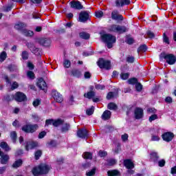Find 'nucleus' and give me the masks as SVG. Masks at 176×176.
I'll use <instances>...</instances> for the list:
<instances>
[{
  "mask_svg": "<svg viewBox=\"0 0 176 176\" xmlns=\"http://www.w3.org/2000/svg\"><path fill=\"white\" fill-rule=\"evenodd\" d=\"M162 140L166 142H170L174 139V133L172 132H165L162 135Z\"/></svg>",
  "mask_w": 176,
  "mask_h": 176,
  "instance_id": "obj_7",
  "label": "nucleus"
},
{
  "mask_svg": "<svg viewBox=\"0 0 176 176\" xmlns=\"http://www.w3.org/2000/svg\"><path fill=\"white\" fill-rule=\"evenodd\" d=\"M50 170V166H49V165L42 164L38 166L34 167L32 170V173L33 175L38 176V175H41V174H47Z\"/></svg>",
  "mask_w": 176,
  "mask_h": 176,
  "instance_id": "obj_1",
  "label": "nucleus"
},
{
  "mask_svg": "<svg viewBox=\"0 0 176 176\" xmlns=\"http://www.w3.org/2000/svg\"><path fill=\"white\" fill-rule=\"evenodd\" d=\"M86 113L89 116L90 115H93L94 113V107L92 106L91 108L87 109Z\"/></svg>",
  "mask_w": 176,
  "mask_h": 176,
  "instance_id": "obj_41",
  "label": "nucleus"
},
{
  "mask_svg": "<svg viewBox=\"0 0 176 176\" xmlns=\"http://www.w3.org/2000/svg\"><path fill=\"white\" fill-rule=\"evenodd\" d=\"M121 139L123 141V142H126V141H127V140H129V135L127 133L122 135Z\"/></svg>",
  "mask_w": 176,
  "mask_h": 176,
  "instance_id": "obj_51",
  "label": "nucleus"
},
{
  "mask_svg": "<svg viewBox=\"0 0 176 176\" xmlns=\"http://www.w3.org/2000/svg\"><path fill=\"white\" fill-rule=\"evenodd\" d=\"M107 108L111 111H116V109H118V106L115 103L111 102L108 104Z\"/></svg>",
  "mask_w": 176,
  "mask_h": 176,
  "instance_id": "obj_26",
  "label": "nucleus"
},
{
  "mask_svg": "<svg viewBox=\"0 0 176 176\" xmlns=\"http://www.w3.org/2000/svg\"><path fill=\"white\" fill-rule=\"evenodd\" d=\"M129 76H130L129 73H121L120 74L121 79H123V80L129 79Z\"/></svg>",
  "mask_w": 176,
  "mask_h": 176,
  "instance_id": "obj_39",
  "label": "nucleus"
},
{
  "mask_svg": "<svg viewBox=\"0 0 176 176\" xmlns=\"http://www.w3.org/2000/svg\"><path fill=\"white\" fill-rule=\"evenodd\" d=\"M46 135V133L45 131H42L38 134V138L41 140Z\"/></svg>",
  "mask_w": 176,
  "mask_h": 176,
  "instance_id": "obj_64",
  "label": "nucleus"
},
{
  "mask_svg": "<svg viewBox=\"0 0 176 176\" xmlns=\"http://www.w3.org/2000/svg\"><path fill=\"white\" fill-rule=\"evenodd\" d=\"M126 61H127V63H133L134 62L133 56H127Z\"/></svg>",
  "mask_w": 176,
  "mask_h": 176,
  "instance_id": "obj_60",
  "label": "nucleus"
},
{
  "mask_svg": "<svg viewBox=\"0 0 176 176\" xmlns=\"http://www.w3.org/2000/svg\"><path fill=\"white\" fill-rule=\"evenodd\" d=\"M98 155L100 157H104V156H107V151H100Z\"/></svg>",
  "mask_w": 176,
  "mask_h": 176,
  "instance_id": "obj_63",
  "label": "nucleus"
},
{
  "mask_svg": "<svg viewBox=\"0 0 176 176\" xmlns=\"http://www.w3.org/2000/svg\"><path fill=\"white\" fill-rule=\"evenodd\" d=\"M71 8L73 9H76L77 10H80V9H83V6L79 1H73L69 3Z\"/></svg>",
  "mask_w": 176,
  "mask_h": 176,
  "instance_id": "obj_11",
  "label": "nucleus"
},
{
  "mask_svg": "<svg viewBox=\"0 0 176 176\" xmlns=\"http://www.w3.org/2000/svg\"><path fill=\"white\" fill-rule=\"evenodd\" d=\"M23 60H28V52L27 51H23L21 54Z\"/></svg>",
  "mask_w": 176,
  "mask_h": 176,
  "instance_id": "obj_48",
  "label": "nucleus"
},
{
  "mask_svg": "<svg viewBox=\"0 0 176 176\" xmlns=\"http://www.w3.org/2000/svg\"><path fill=\"white\" fill-rule=\"evenodd\" d=\"M151 159H152V160H153L154 162H156L157 159H159V155H157V153L152 152L151 153Z\"/></svg>",
  "mask_w": 176,
  "mask_h": 176,
  "instance_id": "obj_32",
  "label": "nucleus"
},
{
  "mask_svg": "<svg viewBox=\"0 0 176 176\" xmlns=\"http://www.w3.org/2000/svg\"><path fill=\"white\" fill-rule=\"evenodd\" d=\"M96 96V93H94V91H89L87 94H85L84 96L86 98H89V100L93 98V97H94Z\"/></svg>",
  "mask_w": 176,
  "mask_h": 176,
  "instance_id": "obj_24",
  "label": "nucleus"
},
{
  "mask_svg": "<svg viewBox=\"0 0 176 176\" xmlns=\"http://www.w3.org/2000/svg\"><path fill=\"white\" fill-rule=\"evenodd\" d=\"M63 65L65 68H69V67H71V61L68 60H65L63 63Z\"/></svg>",
  "mask_w": 176,
  "mask_h": 176,
  "instance_id": "obj_46",
  "label": "nucleus"
},
{
  "mask_svg": "<svg viewBox=\"0 0 176 176\" xmlns=\"http://www.w3.org/2000/svg\"><path fill=\"white\" fill-rule=\"evenodd\" d=\"M14 98L16 101H18L19 102H21L26 100L27 96L23 93L21 92H17L15 94Z\"/></svg>",
  "mask_w": 176,
  "mask_h": 176,
  "instance_id": "obj_12",
  "label": "nucleus"
},
{
  "mask_svg": "<svg viewBox=\"0 0 176 176\" xmlns=\"http://www.w3.org/2000/svg\"><path fill=\"white\" fill-rule=\"evenodd\" d=\"M160 137L157 135H151V141H160Z\"/></svg>",
  "mask_w": 176,
  "mask_h": 176,
  "instance_id": "obj_52",
  "label": "nucleus"
},
{
  "mask_svg": "<svg viewBox=\"0 0 176 176\" xmlns=\"http://www.w3.org/2000/svg\"><path fill=\"white\" fill-rule=\"evenodd\" d=\"M144 116V110L141 108L137 107L135 109V119H142V118Z\"/></svg>",
  "mask_w": 176,
  "mask_h": 176,
  "instance_id": "obj_15",
  "label": "nucleus"
},
{
  "mask_svg": "<svg viewBox=\"0 0 176 176\" xmlns=\"http://www.w3.org/2000/svg\"><path fill=\"white\" fill-rule=\"evenodd\" d=\"M95 16L97 19H101V17L104 16V12H102V11H96L95 12Z\"/></svg>",
  "mask_w": 176,
  "mask_h": 176,
  "instance_id": "obj_42",
  "label": "nucleus"
},
{
  "mask_svg": "<svg viewBox=\"0 0 176 176\" xmlns=\"http://www.w3.org/2000/svg\"><path fill=\"white\" fill-rule=\"evenodd\" d=\"M80 37L82 38V39H89L90 38V34L89 33L82 32L80 33Z\"/></svg>",
  "mask_w": 176,
  "mask_h": 176,
  "instance_id": "obj_27",
  "label": "nucleus"
},
{
  "mask_svg": "<svg viewBox=\"0 0 176 176\" xmlns=\"http://www.w3.org/2000/svg\"><path fill=\"white\" fill-rule=\"evenodd\" d=\"M131 1H116V5L118 8H120V6H124V5H130Z\"/></svg>",
  "mask_w": 176,
  "mask_h": 176,
  "instance_id": "obj_21",
  "label": "nucleus"
},
{
  "mask_svg": "<svg viewBox=\"0 0 176 176\" xmlns=\"http://www.w3.org/2000/svg\"><path fill=\"white\" fill-rule=\"evenodd\" d=\"M28 77L30 78V79H34L35 74H34V72L29 71L27 73Z\"/></svg>",
  "mask_w": 176,
  "mask_h": 176,
  "instance_id": "obj_54",
  "label": "nucleus"
},
{
  "mask_svg": "<svg viewBox=\"0 0 176 176\" xmlns=\"http://www.w3.org/2000/svg\"><path fill=\"white\" fill-rule=\"evenodd\" d=\"M54 120H47L45 121V126H50L52 124L53 126Z\"/></svg>",
  "mask_w": 176,
  "mask_h": 176,
  "instance_id": "obj_61",
  "label": "nucleus"
},
{
  "mask_svg": "<svg viewBox=\"0 0 176 176\" xmlns=\"http://www.w3.org/2000/svg\"><path fill=\"white\" fill-rule=\"evenodd\" d=\"M37 129H38L37 124L24 125L22 127V130L23 131H25V133H35V131H36Z\"/></svg>",
  "mask_w": 176,
  "mask_h": 176,
  "instance_id": "obj_6",
  "label": "nucleus"
},
{
  "mask_svg": "<svg viewBox=\"0 0 176 176\" xmlns=\"http://www.w3.org/2000/svg\"><path fill=\"white\" fill-rule=\"evenodd\" d=\"M41 156H42V151L41 150H38L35 153L36 160H38V159H39Z\"/></svg>",
  "mask_w": 176,
  "mask_h": 176,
  "instance_id": "obj_47",
  "label": "nucleus"
},
{
  "mask_svg": "<svg viewBox=\"0 0 176 176\" xmlns=\"http://www.w3.org/2000/svg\"><path fill=\"white\" fill-rule=\"evenodd\" d=\"M164 58L170 65H173V64L175 63V56L173 54H166L164 56Z\"/></svg>",
  "mask_w": 176,
  "mask_h": 176,
  "instance_id": "obj_13",
  "label": "nucleus"
},
{
  "mask_svg": "<svg viewBox=\"0 0 176 176\" xmlns=\"http://www.w3.org/2000/svg\"><path fill=\"white\" fill-rule=\"evenodd\" d=\"M135 89H136L137 91H141V90H142V85H141V83H140V82L136 83Z\"/></svg>",
  "mask_w": 176,
  "mask_h": 176,
  "instance_id": "obj_50",
  "label": "nucleus"
},
{
  "mask_svg": "<svg viewBox=\"0 0 176 176\" xmlns=\"http://www.w3.org/2000/svg\"><path fill=\"white\" fill-rule=\"evenodd\" d=\"M165 164H166V161L164 160H161L158 162V166L160 167H164Z\"/></svg>",
  "mask_w": 176,
  "mask_h": 176,
  "instance_id": "obj_58",
  "label": "nucleus"
},
{
  "mask_svg": "<svg viewBox=\"0 0 176 176\" xmlns=\"http://www.w3.org/2000/svg\"><path fill=\"white\" fill-rule=\"evenodd\" d=\"M1 148H2V149H4V151H9L10 149V147H9V146L8 145V144L5 142H2L0 144Z\"/></svg>",
  "mask_w": 176,
  "mask_h": 176,
  "instance_id": "obj_29",
  "label": "nucleus"
},
{
  "mask_svg": "<svg viewBox=\"0 0 176 176\" xmlns=\"http://www.w3.org/2000/svg\"><path fill=\"white\" fill-rule=\"evenodd\" d=\"M63 122L64 121H63V120H54L53 126H54V127H57V126H60V124H63Z\"/></svg>",
  "mask_w": 176,
  "mask_h": 176,
  "instance_id": "obj_37",
  "label": "nucleus"
},
{
  "mask_svg": "<svg viewBox=\"0 0 176 176\" xmlns=\"http://www.w3.org/2000/svg\"><path fill=\"white\" fill-rule=\"evenodd\" d=\"M10 137L13 142H16V139L17 138V133H16V131L11 132Z\"/></svg>",
  "mask_w": 176,
  "mask_h": 176,
  "instance_id": "obj_40",
  "label": "nucleus"
},
{
  "mask_svg": "<svg viewBox=\"0 0 176 176\" xmlns=\"http://www.w3.org/2000/svg\"><path fill=\"white\" fill-rule=\"evenodd\" d=\"M95 89H96V90H104V89H105V87L101 85H96L95 86Z\"/></svg>",
  "mask_w": 176,
  "mask_h": 176,
  "instance_id": "obj_59",
  "label": "nucleus"
},
{
  "mask_svg": "<svg viewBox=\"0 0 176 176\" xmlns=\"http://www.w3.org/2000/svg\"><path fill=\"white\" fill-rule=\"evenodd\" d=\"M140 52H146V45H141L138 49V52L140 53Z\"/></svg>",
  "mask_w": 176,
  "mask_h": 176,
  "instance_id": "obj_45",
  "label": "nucleus"
},
{
  "mask_svg": "<svg viewBox=\"0 0 176 176\" xmlns=\"http://www.w3.org/2000/svg\"><path fill=\"white\" fill-rule=\"evenodd\" d=\"M111 19L113 20H123V16L119 14L118 10H114L111 12Z\"/></svg>",
  "mask_w": 176,
  "mask_h": 176,
  "instance_id": "obj_18",
  "label": "nucleus"
},
{
  "mask_svg": "<svg viewBox=\"0 0 176 176\" xmlns=\"http://www.w3.org/2000/svg\"><path fill=\"white\" fill-rule=\"evenodd\" d=\"M89 12L82 11L79 14V21H80V23H86V21L89 19Z\"/></svg>",
  "mask_w": 176,
  "mask_h": 176,
  "instance_id": "obj_9",
  "label": "nucleus"
},
{
  "mask_svg": "<svg viewBox=\"0 0 176 176\" xmlns=\"http://www.w3.org/2000/svg\"><path fill=\"white\" fill-rule=\"evenodd\" d=\"M157 119V115L153 114L149 117L148 120L149 122H153V120H156Z\"/></svg>",
  "mask_w": 176,
  "mask_h": 176,
  "instance_id": "obj_55",
  "label": "nucleus"
},
{
  "mask_svg": "<svg viewBox=\"0 0 176 176\" xmlns=\"http://www.w3.org/2000/svg\"><path fill=\"white\" fill-rule=\"evenodd\" d=\"M128 83L129 85H136L138 83V80L136 78H132L128 80Z\"/></svg>",
  "mask_w": 176,
  "mask_h": 176,
  "instance_id": "obj_36",
  "label": "nucleus"
},
{
  "mask_svg": "<svg viewBox=\"0 0 176 176\" xmlns=\"http://www.w3.org/2000/svg\"><path fill=\"white\" fill-rule=\"evenodd\" d=\"M102 39L107 43L108 49H111L112 45L116 42V37L111 34H103Z\"/></svg>",
  "mask_w": 176,
  "mask_h": 176,
  "instance_id": "obj_2",
  "label": "nucleus"
},
{
  "mask_svg": "<svg viewBox=\"0 0 176 176\" xmlns=\"http://www.w3.org/2000/svg\"><path fill=\"white\" fill-rule=\"evenodd\" d=\"M72 75L76 78H80V76L82 75V73H80L79 70H73Z\"/></svg>",
  "mask_w": 176,
  "mask_h": 176,
  "instance_id": "obj_38",
  "label": "nucleus"
},
{
  "mask_svg": "<svg viewBox=\"0 0 176 176\" xmlns=\"http://www.w3.org/2000/svg\"><path fill=\"white\" fill-rule=\"evenodd\" d=\"M108 31L110 32H117L118 34H123L127 31V28L120 25L113 24L109 26Z\"/></svg>",
  "mask_w": 176,
  "mask_h": 176,
  "instance_id": "obj_3",
  "label": "nucleus"
},
{
  "mask_svg": "<svg viewBox=\"0 0 176 176\" xmlns=\"http://www.w3.org/2000/svg\"><path fill=\"white\" fill-rule=\"evenodd\" d=\"M40 44L43 46H45V47H47L48 46H50V40L49 38H41L39 41Z\"/></svg>",
  "mask_w": 176,
  "mask_h": 176,
  "instance_id": "obj_20",
  "label": "nucleus"
},
{
  "mask_svg": "<svg viewBox=\"0 0 176 176\" xmlns=\"http://www.w3.org/2000/svg\"><path fill=\"white\" fill-rule=\"evenodd\" d=\"M22 34H23L25 36H32V35H34V32L25 29L23 30Z\"/></svg>",
  "mask_w": 176,
  "mask_h": 176,
  "instance_id": "obj_25",
  "label": "nucleus"
},
{
  "mask_svg": "<svg viewBox=\"0 0 176 176\" xmlns=\"http://www.w3.org/2000/svg\"><path fill=\"white\" fill-rule=\"evenodd\" d=\"M38 146V142H28L26 143L25 149L26 151H30V149H34Z\"/></svg>",
  "mask_w": 176,
  "mask_h": 176,
  "instance_id": "obj_17",
  "label": "nucleus"
},
{
  "mask_svg": "<svg viewBox=\"0 0 176 176\" xmlns=\"http://www.w3.org/2000/svg\"><path fill=\"white\" fill-rule=\"evenodd\" d=\"M52 97L56 102H63V100H64L63 98V95L60 94V93L56 91H52Z\"/></svg>",
  "mask_w": 176,
  "mask_h": 176,
  "instance_id": "obj_10",
  "label": "nucleus"
},
{
  "mask_svg": "<svg viewBox=\"0 0 176 176\" xmlns=\"http://www.w3.org/2000/svg\"><path fill=\"white\" fill-rule=\"evenodd\" d=\"M8 69L10 71V72H13V71H16V69L17 71V69H19V67L17 66L16 67L14 65H10L8 66Z\"/></svg>",
  "mask_w": 176,
  "mask_h": 176,
  "instance_id": "obj_49",
  "label": "nucleus"
},
{
  "mask_svg": "<svg viewBox=\"0 0 176 176\" xmlns=\"http://www.w3.org/2000/svg\"><path fill=\"white\" fill-rule=\"evenodd\" d=\"M94 174H96V168H94L91 170L86 173L87 176H93Z\"/></svg>",
  "mask_w": 176,
  "mask_h": 176,
  "instance_id": "obj_44",
  "label": "nucleus"
},
{
  "mask_svg": "<svg viewBox=\"0 0 176 176\" xmlns=\"http://www.w3.org/2000/svg\"><path fill=\"white\" fill-rule=\"evenodd\" d=\"M7 57H8V54L6 53V52L5 51L1 52L0 54V62L3 63V61L6 60Z\"/></svg>",
  "mask_w": 176,
  "mask_h": 176,
  "instance_id": "obj_23",
  "label": "nucleus"
},
{
  "mask_svg": "<svg viewBox=\"0 0 176 176\" xmlns=\"http://www.w3.org/2000/svg\"><path fill=\"white\" fill-rule=\"evenodd\" d=\"M77 137L79 138H88L89 132L86 129H78L77 131Z\"/></svg>",
  "mask_w": 176,
  "mask_h": 176,
  "instance_id": "obj_8",
  "label": "nucleus"
},
{
  "mask_svg": "<svg viewBox=\"0 0 176 176\" xmlns=\"http://www.w3.org/2000/svg\"><path fill=\"white\" fill-rule=\"evenodd\" d=\"M116 164V160L111 159L108 160V166H113Z\"/></svg>",
  "mask_w": 176,
  "mask_h": 176,
  "instance_id": "obj_53",
  "label": "nucleus"
},
{
  "mask_svg": "<svg viewBox=\"0 0 176 176\" xmlns=\"http://www.w3.org/2000/svg\"><path fill=\"white\" fill-rule=\"evenodd\" d=\"M98 65L100 68H104V69H109L111 68V61L105 60L104 58H100L98 61Z\"/></svg>",
  "mask_w": 176,
  "mask_h": 176,
  "instance_id": "obj_4",
  "label": "nucleus"
},
{
  "mask_svg": "<svg viewBox=\"0 0 176 176\" xmlns=\"http://www.w3.org/2000/svg\"><path fill=\"white\" fill-rule=\"evenodd\" d=\"M13 8V3H10L8 6L3 7V12H10Z\"/></svg>",
  "mask_w": 176,
  "mask_h": 176,
  "instance_id": "obj_31",
  "label": "nucleus"
},
{
  "mask_svg": "<svg viewBox=\"0 0 176 176\" xmlns=\"http://www.w3.org/2000/svg\"><path fill=\"white\" fill-rule=\"evenodd\" d=\"M111 115H112L111 111L109 110H106L102 115V119L103 120H108L109 119H111Z\"/></svg>",
  "mask_w": 176,
  "mask_h": 176,
  "instance_id": "obj_19",
  "label": "nucleus"
},
{
  "mask_svg": "<svg viewBox=\"0 0 176 176\" xmlns=\"http://www.w3.org/2000/svg\"><path fill=\"white\" fill-rule=\"evenodd\" d=\"M70 127L69 124H63L61 130L63 133H67V131L69 130Z\"/></svg>",
  "mask_w": 176,
  "mask_h": 176,
  "instance_id": "obj_30",
  "label": "nucleus"
},
{
  "mask_svg": "<svg viewBox=\"0 0 176 176\" xmlns=\"http://www.w3.org/2000/svg\"><path fill=\"white\" fill-rule=\"evenodd\" d=\"M124 165L128 169V174H134V171L133 170L134 163L131 160H125L124 161Z\"/></svg>",
  "mask_w": 176,
  "mask_h": 176,
  "instance_id": "obj_5",
  "label": "nucleus"
},
{
  "mask_svg": "<svg viewBox=\"0 0 176 176\" xmlns=\"http://www.w3.org/2000/svg\"><path fill=\"white\" fill-rule=\"evenodd\" d=\"M107 174L109 176H116V175H119V171L116 170H109L107 172Z\"/></svg>",
  "mask_w": 176,
  "mask_h": 176,
  "instance_id": "obj_34",
  "label": "nucleus"
},
{
  "mask_svg": "<svg viewBox=\"0 0 176 176\" xmlns=\"http://www.w3.org/2000/svg\"><path fill=\"white\" fill-rule=\"evenodd\" d=\"M56 145H57V142H56V141H54V140H50V142H48L47 143V146L48 148H54V146H56Z\"/></svg>",
  "mask_w": 176,
  "mask_h": 176,
  "instance_id": "obj_33",
  "label": "nucleus"
},
{
  "mask_svg": "<svg viewBox=\"0 0 176 176\" xmlns=\"http://www.w3.org/2000/svg\"><path fill=\"white\" fill-rule=\"evenodd\" d=\"M37 86L41 90H44V91L47 89V85H46V82H45L43 78H39L38 80Z\"/></svg>",
  "mask_w": 176,
  "mask_h": 176,
  "instance_id": "obj_14",
  "label": "nucleus"
},
{
  "mask_svg": "<svg viewBox=\"0 0 176 176\" xmlns=\"http://www.w3.org/2000/svg\"><path fill=\"white\" fill-rule=\"evenodd\" d=\"M19 87V83L17 82H14L11 85V89L14 90L15 89H17Z\"/></svg>",
  "mask_w": 176,
  "mask_h": 176,
  "instance_id": "obj_57",
  "label": "nucleus"
},
{
  "mask_svg": "<svg viewBox=\"0 0 176 176\" xmlns=\"http://www.w3.org/2000/svg\"><path fill=\"white\" fill-rule=\"evenodd\" d=\"M28 47L31 50L32 52L34 53V54H38V52H39V48L36 47L31 43L28 44Z\"/></svg>",
  "mask_w": 176,
  "mask_h": 176,
  "instance_id": "obj_22",
  "label": "nucleus"
},
{
  "mask_svg": "<svg viewBox=\"0 0 176 176\" xmlns=\"http://www.w3.org/2000/svg\"><path fill=\"white\" fill-rule=\"evenodd\" d=\"M23 164V160H18L15 161V162L12 164V167L14 168H17V167H20Z\"/></svg>",
  "mask_w": 176,
  "mask_h": 176,
  "instance_id": "obj_28",
  "label": "nucleus"
},
{
  "mask_svg": "<svg viewBox=\"0 0 176 176\" xmlns=\"http://www.w3.org/2000/svg\"><path fill=\"white\" fill-rule=\"evenodd\" d=\"M82 157H84V159L91 160V159H93V155H91V153L85 152V153H83Z\"/></svg>",
  "mask_w": 176,
  "mask_h": 176,
  "instance_id": "obj_35",
  "label": "nucleus"
},
{
  "mask_svg": "<svg viewBox=\"0 0 176 176\" xmlns=\"http://www.w3.org/2000/svg\"><path fill=\"white\" fill-rule=\"evenodd\" d=\"M25 27H27V25L23 22H18L15 25L14 28L15 30H17L18 31H21V32L23 33V31L25 30Z\"/></svg>",
  "mask_w": 176,
  "mask_h": 176,
  "instance_id": "obj_16",
  "label": "nucleus"
},
{
  "mask_svg": "<svg viewBox=\"0 0 176 176\" xmlns=\"http://www.w3.org/2000/svg\"><path fill=\"white\" fill-rule=\"evenodd\" d=\"M39 104H41V100H39V99H36L33 102V105L34 107H38L39 105Z\"/></svg>",
  "mask_w": 176,
  "mask_h": 176,
  "instance_id": "obj_62",
  "label": "nucleus"
},
{
  "mask_svg": "<svg viewBox=\"0 0 176 176\" xmlns=\"http://www.w3.org/2000/svg\"><path fill=\"white\" fill-rule=\"evenodd\" d=\"M134 43V38H131V37H129L126 39V43H128V45H133V43Z\"/></svg>",
  "mask_w": 176,
  "mask_h": 176,
  "instance_id": "obj_56",
  "label": "nucleus"
},
{
  "mask_svg": "<svg viewBox=\"0 0 176 176\" xmlns=\"http://www.w3.org/2000/svg\"><path fill=\"white\" fill-rule=\"evenodd\" d=\"M118 94V92H109L108 94H107V100H111V98H113L115 97V95H117Z\"/></svg>",
  "mask_w": 176,
  "mask_h": 176,
  "instance_id": "obj_43",
  "label": "nucleus"
}]
</instances>
